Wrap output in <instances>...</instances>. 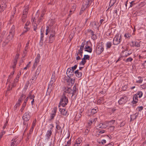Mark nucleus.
I'll use <instances>...</instances> for the list:
<instances>
[{
  "instance_id": "16",
  "label": "nucleus",
  "mask_w": 146,
  "mask_h": 146,
  "mask_svg": "<svg viewBox=\"0 0 146 146\" xmlns=\"http://www.w3.org/2000/svg\"><path fill=\"white\" fill-rule=\"evenodd\" d=\"M98 111V108L97 107H95L92 110L91 113L92 115H93L97 113Z\"/></svg>"
},
{
  "instance_id": "2",
  "label": "nucleus",
  "mask_w": 146,
  "mask_h": 146,
  "mask_svg": "<svg viewBox=\"0 0 146 146\" xmlns=\"http://www.w3.org/2000/svg\"><path fill=\"white\" fill-rule=\"evenodd\" d=\"M121 35L117 33L113 38V44L114 45H117L119 44L121 41Z\"/></svg>"
},
{
  "instance_id": "55",
  "label": "nucleus",
  "mask_w": 146,
  "mask_h": 146,
  "mask_svg": "<svg viewBox=\"0 0 146 146\" xmlns=\"http://www.w3.org/2000/svg\"><path fill=\"white\" fill-rule=\"evenodd\" d=\"M86 61H84L83 60H82V61L80 62V64H82V65H84L86 63Z\"/></svg>"
},
{
  "instance_id": "39",
  "label": "nucleus",
  "mask_w": 146,
  "mask_h": 146,
  "mask_svg": "<svg viewBox=\"0 0 146 146\" xmlns=\"http://www.w3.org/2000/svg\"><path fill=\"white\" fill-rule=\"evenodd\" d=\"M53 110L54 113L52 114L50 116L51 119H50V120H51L52 119H53L54 117L55 114H54V113H55V108H53Z\"/></svg>"
},
{
  "instance_id": "54",
  "label": "nucleus",
  "mask_w": 146,
  "mask_h": 146,
  "mask_svg": "<svg viewBox=\"0 0 146 146\" xmlns=\"http://www.w3.org/2000/svg\"><path fill=\"white\" fill-rule=\"evenodd\" d=\"M125 124V123L124 121L121 122L120 125V127H121L124 126Z\"/></svg>"
},
{
  "instance_id": "34",
  "label": "nucleus",
  "mask_w": 146,
  "mask_h": 146,
  "mask_svg": "<svg viewBox=\"0 0 146 146\" xmlns=\"http://www.w3.org/2000/svg\"><path fill=\"white\" fill-rule=\"evenodd\" d=\"M58 122H59L58 121V122H56V129L58 130V131H57V132H58V130H59V131L60 130V129L61 128V127L60 126L58 125Z\"/></svg>"
},
{
  "instance_id": "41",
  "label": "nucleus",
  "mask_w": 146,
  "mask_h": 146,
  "mask_svg": "<svg viewBox=\"0 0 146 146\" xmlns=\"http://www.w3.org/2000/svg\"><path fill=\"white\" fill-rule=\"evenodd\" d=\"M133 60V59L131 57H129L127 58L125 60V62H131Z\"/></svg>"
},
{
  "instance_id": "12",
  "label": "nucleus",
  "mask_w": 146,
  "mask_h": 146,
  "mask_svg": "<svg viewBox=\"0 0 146 146\" xmlns=\"http://www.w3.org/2000/svg\"><path fill=\"white\" fill-rule=\"evenodd\" d=\"M59 111L61 114L63 115H66L67 111L65 109L63 108H59Z\"/></svg>"
},
{
  "instance_id": "14",
  "label": "nucleus",
  "mask_w": 146,
  "mask_h": 146,
  "mask_svg": "<svg viewBox=\"0 0 146 146\" xmlns=\"http://www.w3.org/2000/svg\"><path fill=\"white\" fill-rule=\"evenodd\" d=\"M66 81L68 83V85H70V83L72 85L74 83V81L72 79L70 78V77H69L68 79H65Z\"/></svg>"
},
{
  "instance_id": "8",
  "label": "nucleus",
  "mask_w": 146,
  "mask_h": 146,
  "mask_svg": "<svg viewBox=\"0 0 146 146\" xmlns=\"http://www.w3.org/2000/svg\"><path fill=\"white\" fill-rule=\"evenodd\" d=\"M93 0H83L82 3L84 4V5L86 7H89L91 5Z\"/></svg>"
},
{
  "instance_id": "13",
  "label": "nucleus",
  "mask_w": 146,
  "mask_h": 146,
  "mask_svg": "<svg viewBox=\"0 0 146 146\" xmlns=\"http://www.w3.org/2000/svg\"><path fill=\"white\" fill-rule=\"evenodd\" d=\"M74 74L76 75V77L78 78H80L81 77L82 75V73L79 71V70H77L74 72Z\"/></svg>"
},
{
  "instance_id": "33",
  "label": "nucleus",
  "mask_w": 146,
  "mask_h": 146,
  "mask_svg": "<svg viewBox=\"0 0 146 146\" xmlns=\"http://www.w3.org/2000/svg\"><path fill=\"white\" fill-rule=\"evenodd\" d=\"M136 94L137 95V96H139V98H141L142 96L143 92L141 91H139Z\"/></svg>"
},
{
  "instance_id": "21",
  "label": "nucleus",
  "mask_w": 146,
  "mask_h": 146,
  "mask_svg": "<svg viewBox=\"0 0 146 146\" xmlns=\"http://www.w3.org/2000/svg\"><path fill=\"white\" fill-rule=\"evenodd\" d=\"M7 5H6V3H4L3 2V3L0 6L1 8V10L2 11H3L5 8L6 7Z\"/></svg>"
},
{
  "instance_id": "24",
  "label": "nucleus",
  "mask_w": 146,
  "mask_h": 146,
  "mask_svg": "<svg viewBox=\"0 0 146 146\" xmlns=\"http://www.w3.org/2000/svg\"><path fill=\"white\" fill-rule=\"evenodd\" d=\"M90 59V56L88 55H84V57L82 59V60L86 61V60H89Z\"/></svg>"
},
{
  "instance_id": "38",
  "label": "nucleus",
  "mask_w": 146,
  "mask_h": 146,
  "mask_svg": "<svg viewBox=\"0 0 146 146\" xmlns=\"http://www.w3.org/2000/svg\"><path fill=\"white\" fill-rule=\"evenodd\" d=\"M117 0H110V4H111V6H113Z\"/></svg>"
},
{
  "instance_id": "64",
  "label": "nucleus",
  "mask_w": 146,
  "mask_h": 146,
  "mask_svg": "<svg viewBox=\"0 0 146 146\" xmlns=\"http://www.w3.org/2000/svg\"><path fill=\"white\" fill-rule=\"evenodd\" d=\"M141 146H146V140L144 141Z\"/></svg>"
},
{
  "instance_id": "11",
  "label": "nucleus",
  "mask_w": 146,
  "mask_h": 146,
  "mask_svg": "<svg viewBox=\"0 0 146 146\" xmlns=\"http://www.w3.org/2000/svg\"><path fill=\"white\" fill-rule=\"evenodd\" d=\"M72 70L70 68H68L67 70L66 74L67 75L68 74H69L68 75H67V76L68 77H71L72 76L74 75V74L72 75H71V73H72Z\"/></svg>"
},
{
  "instance_id": "28",
  "label": "nucleus",
  "mask_w": 146,
  "mask_h": 146,
  "mask_svg": "<svg viewBox=\"0 0 146 146\" xmlns=\"http://www.w3.org/2000/svg\"><path fill=\"white\" fill-rule=\"evenodd\" d=\"M77 67V65L76 64L74 66L72 67V73H71V75L73 74H74V71L75 70L76 68Z\"/></svg>"
},
{
  "instance_id": "46",
  "label": "nucleus",
  "mask_w": 146,
  "mask_h": 146,
  "mask_svg": "<svg viewBox=\"0 0 146 146\" xmlns=\"http://www.w3.org/2000/svg\"><path fill=\"white\" fill-rule=\"evenodd\" d=\"M19 54L18 53L17 54L15 57V59L14 60H16V61H17L19 59Z\"/></svg>"
},
{
  "instance_id": "61",
  "label": "nucleus",
  "mask_w": 146,
  "mask_h": 146,
  "mask_svg": "<svg viewBox=\"0 0 146 146\" xmlns=\"http://www.w3.org/2000/svg\"><path fill=\"white\" fill-rule=\"evenodd\" d=\"M12 37L10 35H9L7 37V40H9V41L10 39Z\"/></svg>"
},
{
  "instance_id": "52",
  "label": "nucleus",
  "mask_w": 146,
  "mask_h": 146,
  "mask_svg": "<svg viewBox=\"0 0 146 146\" xmlns=\"http://www.w3.org/2000/svg\"><path fill=\"white\" fill-rule=\"evenodd\" d=\"M66 141L65 140H60V142H61V143L64 146L65 145H66Z\"/></svg>"
},
{
  "instance_id": "29",
  "label": "nucleus",
  "mask_w": 146,
  "mask_h": 146,
  "mask_svg": "<svg viewBox=\"0 0 146 146\" xmlns=\"http://www.w3.org/2000/svg\"><path fill=\"white\" fill-rule=\"evenodd\" d=\"M98 126L99 128H101L102 129L103 128H104L106 127H105V125L104 123H100L98 125Z\"/></svg>"
},
{
  "instance_id": "50",
  "label": "nucleus",
  "mask_w": 146,
  "mask_h": 146,
  "mask_svg": "<svg viewBox=\"0 0 146 146\" xmlns=\"http://www.w3.org/2000/svg\"><path fill=\"white\" fill-rule=\"evenodd\" d=\"M78 51H80L79 54L82 57V53H83V49H80L78 50Z\"/></svg>"
},
{
  "instance_id": "27",
  "label": "nucleus",
  "mask_w": 146,
  "mask_h": 146,
  "mask_svg": "<svg viewBox=\"0 0 146 146\" xmlns=\"http://www.w3.org/2000/svg\"><path fill=\"white\" fill-rule=\"evenodd\" d=\"M112 46V43L111 42H108L106 44L107 49L110 48Z\"/></svg>"
},
{
  "instance_id": "37",
  "label": "nucleus",
  "mask_w": 146,
  "mask_h": 146,
  "mask_svg": "<svg viewBox=\"0 0 146 146\" xmlns=\"http://www.w3.org/2000/svg\"><path fill=\"white\" fill-rule=\"evenodd\" d=\"M88 7H86V6L85 5H84V4L82 3V7L81 8V10L82 11H84L86 9V8H87Z\"/></svg>"
},
{
  "instance_id": "40",
  "label": "nucleus",
  "mask_w": 146,
  "mask_h": 146,
  "mask_svg": "<svg viewBox=\"0 0 146 146\" xmlns=\"http://www.w3.org/2000/svg\"><path fill=\"white\" fill-rule=\"evenodd\" d=\"M91 38L93 40H95L97 39V37L96 34H94L91 36Z\"/></svg>"
},
{
  "instance_id": "58",
  "label": "nucleus",
  "mask_w": 146,
  "mask_h": 146,
  "mask_svg": "<svg viewBox=\"0 0 146 146\" xmlns=\"http://www.w3.org/2000/svg\"><path fill=\"white\" fill-rule=\"evenodd\" d=\"M130 3V7H132L133 5H135V3H134V1L131 2Z\"/></svg>"
},
{
  "instance_id": "18",
  "label": "nucleus",
  "mask_w": 146,
  "mask_h": 146,
  "mask_svg": "<svg viewBox=\"0 0 146 146\" xmlns=\"http://www.w3.org/2000/svg\"><path fill=\"white\" fill-rule=\"evenodd\" d=\"M74 31H72L70 33V34H69V39L70 40V41H71L73 37L74 36Z\"/></svg>"
},
{
  "instance_id": "49",
  "label": "nucleus",
  "mask_w": 146,
  "mask_h": 146,
  "mask_svg": "<svg viewBox=\"0 0 146 146\" xmlns=\"http://www.w3.org/2000/svg\"><path fill=\"white\" fill-rule=\"evenodd\" d=\"M8 120H6V122L4 124V126L3 127V129H4L5 128H6V127L7 126V125L8 123Z\"/></svg>"
},
{
  "instance_id": "23",
  "label": "nucleus",
  "mask_w": 146,
  "mask_h": 146,
  "mask_svg": "<svg viewBox=\"0 0 146 146\" xmlns=\"http://www.w3.org/2000/svg\"><path fill=\"white\" fill-rule=\"evenodd\" d=\"M138 114L136 115V113H135V114L131 115V120H134L136 119L137 117Z\"/></svg>"
},
{
  "instance_id": "6",
  "label": "nucleus",
  "mask_w": 146,
  "mask_h": 146,
  "mask_svg": "<svg viewBox=\"0 0 146 146\" xmlns=\"http://www.w3.org/2000/svg\"><path fill=\"white\" fill-rule=\"evenodd\" d=\"M63 90L64 92L63 94H64L65 95H66V93L70 94H72V95L73 94L72 89L70 88L64 87Z\"/></svg>"
},
{
  "instance_id": "22",
  "label": "nucleus",
  "mask_w": 146,
  "mask_h": 146,
  "mask_svg": "<svg viewBox=\"0 0 146 146\" xmlns=\"http://www.w3.org/2000/svg\"><path fill=\"white\" fill-rule=\"evenodd\" d=\"M42 27H41V29L40 32L41 33V36L40 38V41H43V37H44V31H43L42 29Z\"/></svg>"
},
{
  "instance_id": "51",
  "label": "nucleus",
  "mask_w": 146,
  "mask_h": 146,
  "mask_svg": "<svg viewBox=\"0 0 146 146\" xmlns=\"http://www.w3.org/2000/svg\"><path fill=\"white\" fill-rule=\"evenodd\" d=\"M24 28L26 29L22 33V34H23L24 33H26L30 29L29 28H28L27 26H25V27Z\"/></svg>"
},
{
  "instance_id": "45",
  "label": "nucleus",
  "mask_w": 146,
  "mask_h": 146,
  "mask_svg": "<svg viewBox=\"0 0 146 146\" xmlns=\"http://www.w3.org/2000/svg\"><path fill=\"white\" fill-rule=\"evenodd\" d=\"M52 134V132L51 130H50L49 131H48L47 132V133L46 135L47 137H48L50 136Z\"/></svg>"
},
{
  "instance_id": "9",
  "label": "nucleus",
  "mask_w": 146,
  "mask_h": 146,
  "mask_svg": "<svg viewBox=\"0 0 146 146\" xmlns=\"http://www.w3.org/2000/svg\"><path fill=\"white\" fill-rule=\"evenodd\" d=\"M30 118V116L29 113H25L23 116V119L24 121H28Z\"/></svg>"
},
{
  "instance_id": "57",
  "label": "nucleus",
  "mask_w": 146,
  "mask_h": 146,
  "mask_svg": "<svg viewBox=\"0 0 146 146\" xmlns=\"http://www.w3.org/2000/svg\"><path fill=\"white\" fill-rule=\"evenodd\" d=\"M84 45H85V42H82V44H81V46L80 47V49H83V48H84Z\"/></svg>"
},
{
  "instance_id": "53",
  "label": "nucleus",
  "mask_w": 146,
  "mask_h": 146,
  "mask_svg": "<svg viewBox=\"0 0 146 146\" xmlns=\"http://www.w3.org/2000/svg\"><path fill=\"white\" fill-rule=\"evenodd\" d=\"M29 98H30V99H32L33 100V99H34L35 96L34 95L31 96V94L30 93H29Z\"/></svg>"
},
{
  "instance_id": "7",
  "label": "nucleus",
  "mask_w": 146,
  "mask_h": 146,
  "mask_svg": "<svg viewBox=\"0 0 146 146\" xmlns=\"http://www.w3.org/2000/svg\"><path fill=\"white\" fill-rule=\"evenodd\" d=\"M72 91L73 94L72 95L71 97V98L75 95H76V96L78 93V88H77V85L76 84H75L74 86L73 89L72 90Z\"/></svg>"
},
{
  "instance_id": "59",
  "label": "nucleus",
  "mask_w": 146,
  "mask_h": 146,
  "mask_svg": "<svg viewBox=\"0 0 146 146\" xmlns=\"http://www.w3.org/2000/svg\"><path fill=\"white\" fill-rule=\"evenodd\" d=\"M143 108L142 106H141L138 107L137 109H138L139 111H140L142 110Z\"/></svg>"
},
{
  "instance_id": "1",
  "label": "nucleus",
  "mask_w": 146,
  "mask_h": 146,
  "mask_svg": "<svg viewBox=\"0 0 146 146\" xmlns=\"http://www.w3.org/2000/svg\"><path fill=\"white\" fill-rule=\"evenodd\" d=\"M68 103V99L64 94L61 96L59 104L63 107H64Z\"/></svg>"
},
{
  "instance_id": "5",
  "label": "nucleus",
  "mask_w": 146,
  "mask_h": 146,
  "mask_svg": "<svg viewBox=\"0 0 146 146\" xmlns=\"http://www.w3.org/2000/svg\"><path fill=\"white\" fill-rule=\"evenodd\" d=\"M127 100V97L125 96H123L120 98L118 102L119 104H125Z\"/></svg>"
},
{
  "instance_id": "60",
  "label": "nucleus",
  "mask_w": 146,
  "mask_h": 146,
  "mask_svg": "<svg viewBox=\"0 0 146 146\" xmlns=\"http://www.w3.org/2000/svg\"><path fill=\"white\" fill-rule=\"evenodd\" d=\"M37 62H35L34 63V64L33 65V68L34 69H35V67L37 66Z\"/></svg>"
},
{
  "instance_id": "62",
  "label": "nucleus",
  "mask_w": 146,
  "mask_h": 146,
  "mask_svg": "<svg viewBox=\"0 0 146 146\" xmlns=\"http://www.w3.org/2000/svg\"><path fill=\"white\" fill-rule=\"evenodd\" d=\"M115 120H111L109 122V123H110V125H112L113 124V123L115 122Z\"/></svg>"
},
{
  "instance_id": "48",
  "label": "nucleus",
  "mask_w": 146,
  "mask_h": 146,
  "mask_svg": "<svg viewBox=\"0 0 146 146\" xmlns=\"http://www.w3.org/2000/svg\"><path fill=\"white\" fill-rule=\"evenodd\" d=\"M38 74H36V73H35L34 75L33 76L32 78L33 79H32V80H33L34 79H36L37 78V76H38Z\"/></svg>"
},
{
  "instance_id": "31",
  "label": "nucleus",
  "mask_w": 146,
  "mask_h": 146,
  "mask_svg": "<svg viewBox=\"0 0 146 146\" xmlns=\"http://www.w3.org/2000/svg\"><path fill=\"white\" fill-rule=\"evenodd\" d=\"M17 61H16V60H14L13 61V65L12 66V68L13 69H15L16 68V65L17 64Z\"/></svg>"
},
{
  "instance_id": "43",
  "label": "nucleus",
  "mask_w": 146,
  "mask_h": 146,
  "mask_svg": "<svg viewBox=\"0 0 146 146\" xmlns=\"http://www.w3.org/2000/svg\"><path fill=\"white\" fill-rule=\"evenodd\" d=\"M31 63V62H29V63L27 64L26 67L24 68V70H26L28 68H29L30 67V64Z\"/></svg>"
},
{
  "instance_id": "30",
  "label": "nucleus",
  "mask_w": 146,
  "mask_h": 146,
  "mask_svg": "<svg viewBox=\"0 0 146 146\" xmlns=\"http://www.w3.org/2000/svg\"><path fill=\"white\" fill-rule=\"evenodd\" d=\"M131 35L129 33H126L124 35V36L127 38H129L130 37H131Z\"/></svg>"
},
{
  "instance_id": "42",
  "label": "nucleus",
  "mask_w": 146,
  "mask_h": 146,
  "mask_svg": "<svg viewBox=\"0 0 146 146\" xmlns=\"http://www.w3.org/2000/svg\"><path fill=\"white\" fill-rule=\"evenodd\" d=\"M9 42V40H6L5 41H4L3 43V46H5Z\"/></svg>"
},
{
  "instance_id": "4",
  "label": "nucleus",
  "mask_w": 146,
  "mask_h": 146,
  "mask_svg": "<svg viewBox=\"0 0 146 146\" xmlns=\"http://www.w3.org/2000/svg\"><path fill=\"white\" fill-rule=\"evenodd\" d=\"M29 9V7L27 6L23 11V16L21 18V19L23 23L25 22V19L27 17Z\"/></svg>"
},
{
  "instance_id": "35",
  "label": "nucleus",
  "mask_w": 146,
  "mask_h": 146,
  "mask_svg": "<svg viewBox=\"0 0 146 146\" xmlns=\"http://www.w3.org/2000/svg\"><path fill=\"white\" fill-rule=\"evenodd\" d=\"M128 85L125 84L122 87V89L123 91H125L126 90L127 88Z\"/></svg>"
},
{
  "instance_id": "26",
  "label": "nucleus",
  "mask_w": 146,
  "mask_h": 146,
  "mask_svg": "<svg viewBox=\"0 0 146 146\" xmlns=\"http://www.w3.org/2000/svg\"><path fill=\"white\" fill-rule=\"evenodd\" d=\"M79 113H77L75 116V118L76 119H78V120L82 116V115L81 113H82V112L80 111L79 112Z\"/></svg>"
},
{
  "instance_id": "10",
  "label": "nucleus",
  "mask_w": 146,
  "mask_h": 146,
  "mask_svg": "<svg viewBox=\"0 0 146 146\" xmlns=\"http://www.w3.org/2000/svg\"><path fill=\"white\" fill-rule=\"evenodd\" d=\"M138 101V96L137 95L135 94L133 97V101L132 103L133 104H136Z\"/></svg>"
},
{
  "instance_id": "17",
  "label": "nucleus",
  "mask_w": 146,
  "mask_h": 146,
  "mask_svg": "<svg viewBox=\"0 0 146 146\" xmlns=\"http://www.w3.org/2000/svg\"><path fill=\"white\" fill-rule=\"evenodd\" d=\"M85 48L86 49L85 51L90 53H91L92 51V48L89 46H85Z\"/></svg>"
},
{
  "instance_id": "25",
  "label": "nucleus",
  "mask_w": 146,
  "mask_h": 146,
  "mask_svg": "<svg viewBox=\"0 0 146 146\" xmlns=\"http://www.w3.org/2000/svg\"><path fill=\"white\" fill-rule=\"evenodd\" d=\"M40 58V56L39 54H38L37 55L35 59V62H36L38 63L39 62V60Z\"/></svg>"
},
{
  "instance_id": "19",
  "label": "nucleus",
  "mask_w": 146,
  "mask_h": 146,
  "mask_svg": "<svg viewBox=\"0 0 146 146\" xmlns=\"http://www.w3.org/2000/svg\"><path fill=\"white\" fill-rule=\"evenodd\" d=\"M25 97L26 96L23 94H22L21 97L19 98L18 102H21Z\"/></svg>"
},
{
  "instance_id": "3",
  "label": "nucleus",
  "mask_w": 146,
  "mask_h": 146,
  "mask_svg": "<svg viewBox=\"0 0 146 146\" xmlns=\"http://www.w3.org/2000/svg\"><path fill=\"white\" fill-rule=\"evenodd\" d=\"M102 42L97 46L96 49V53L98 54H100L104 51V48Z\"/></svg>"
},
{
  "instance_id": "15",
  "label": "nucleus",
  "mask_w": 146,
  "mask_h": 146,
  "mask_svg": "<svg viewBox=\"0 0 146 146\" xmlns=\"http://www.w3.org/2000/svg\"><path fill=\"white\" fill-rule=\"evenodd\" d=\"M131 43L132 44V46H136L137 47H139L140 46V42H137L132 41Z\"/></svg>"
},
{
  "instance_id": "32",
  "label": "nucleus",
  "mask_w": 146,
  "mask_h": 146,
  "mask_svg": "<svg viewBox=\"0 0 146 146\" xmlns=\"http://www.w3.org/2000/svg\"><path fill=\"white\" fill-rule=\"evenodd\" d=\"M138 78L139 79V80L136 81V82L137 83L140 84L143 81V78L140 76H139L138 77Z\"/></svg>"
},
{
  "instance_id": "56",
  "label": "nucleus",
  "mask_w": 146,
  "mask_h": 146,
  "mask_svg": "<svg viewBox=\"0 0 146 146\" xmlns=\"http://www.w3.org/2000/svg\"><path fill=\"white\" fill-rule=\"evenodd\" d=\"M71 143V140L70 139L67 142V144L65 145L64 146H69V145Z\"/></svg>"
},
{
  "instance_id": "47",
  "label": "nucleus",
  "mask_w": 146,
  "mask_h": 146,
  "mask_svg": "<svg viewBox=\"0 0 146 146\" xmlns=\"http://www.w3.org/2000/svg\"><path fill=\"white\" fill-rule=\"evenodd\" d=\"M115 127L113 126H111L109 127V129L110 130L111 132L113 131Z\"/></svg>"
},
{
  "instance_id": "44",
  "label": "nucleus",
  "mask_w": 146,
  "mask_h": 146,
  "mask_svg": "<svg viewBox=\"0 0 146 146\" xmlns=\"http://www.w3.org/2000/svg\"><path fill=\"white\" fill-rule=\"evenodd\" d=\"M33 29L34 31H36V30L37 29V25L36 23H35L33 25Z\"/></svg>"
},
{
  "instance_id": "63",
  "label": "nucleus",
  "mask_w": 146,
  "mask_h": 146,
  "mask_svg": "<svg viewBox=\"0 0 146 146\" xmlns=\"http://www.w3.org/2000/svg\"><path fill=\"white\" fill-rule=\"evenodd\" d=\"M113 143L111 142L110 143H108L107 145H106L105 146H113Z\"/></svg>"
},
{
  "instance_id": "36",
  "label": "nucleus",
  "mask_w": 146,
  "mask_h": 146,
  "mask_svg": "<svg viewBox=\"0 0 146 146\" xmlns=\"http://www.w3.org/2000/svg\"><path fill=\"white\" fill-rule=\"evenodd\" d=\"M81 140L80 138H78L76 140V143H75V144H80L81 143Z\"/></svg>"
},
{
  "instance_id": "20",
  "label": "nucleus",
  "mask_w": 146,
  "mask_h": 146,
  "mask_svg": "<svg viewBox=\"0 0 146 146\" xmlns=\"http://www.w3.org/2000/svg\"><path fill=\"white\" fill-rule=\"evenodd\" d=\"M54 39V36L53 35L51 34L49 36V42L52 43Z\"/></svg>"
}]
</instances>
